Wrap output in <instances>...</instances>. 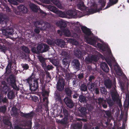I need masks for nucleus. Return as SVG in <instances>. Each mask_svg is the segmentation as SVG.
<instances>
[{"label": "nucleus", "mask_w": 129, "mask_h": 129, "mask_svg": "<svg viewBox=\"0 0 129 129\" xmlns=\"http://www.w3.org/2000/svg\"><path fill=\"white\" fill-rule=\"evenodd\" d=\"M35 75L34 73H33L27 79H26L27 82L30 85H32L31 87L32 91H35L38 87V79L33 80Z\"/></svg>", "instance_id": "nucleus-1"}, {"label": "nucleus", "mask_w": 129, "mask_h": 129, "mask_svg": "<svg viewBox=\"0 0 129 129\" xmlns=\"http://www.w3.org/2000/svg\"><path fill=\"white\" fill-rule=\"evenodd\" d=\"M34 25L36 28H39L41 30L47 29L50 27L49 23L47 22H44L42 21L35 22Z\"/></svg>", "instance_id": "nucleus-2"}, {"label": "nucleus", "mask_w": 129, "mask_h": 129, "mask_svg": "<svg viewBox=\"0 0 129 129\" xmlns=\"http://www.w3.org/2000/svg\"><path fill=\"white\" fill-rule=\"evenodd\" d=\"M39 53L46 52L49 49V46L46 44H41L37 47Z\"/></svg>", "instance_id": "nucleus-3"}, {"label": "nucleus", "mask_w": 129, "mask_h": 129, "mask_svg": "<svg viewBox=\"0 0 129 129\" xmlns=\"http://www.w3.org/2000/svg\"><path fill=\"white\" fill-rule=\"evenodd\" d=\"M64 86V80L62 78L59 79L56 87L57 90L59 91H62L63 89Z\"/></svg>", "instance_id": "nucleus-4"}, {"label": "nucleus", "mask_w": 129, "mask_h": 129, "mask_svg": "<svg viewBox=\"0 0 129 129\" xmlns=\"http://www.w3.org/2000/svg\"><path fill=\"white\" fill-rule=\"evenodd\" d=\"M98 59V56L93 55L90 56H88L86 57L85 59L86 62L88 63L90 62L97 61Z\"/></svg>", "instance_id": "nucleus-5"}, {"label": "nucleus", "mask_w": 129, "mask_h": 129, "mask_svg": "<svg viewBox=\"0 0 129 129\" xmlns=\"http://www.w3.org/2000/svg\"><path fill=\"white\" fill-rule=\"evenodd\" d=\"M0 31H2L3 35L8 37H9L10 35H12L14 32L13 29L11 28H8L6 29H2Z\"/></svg>", "instance_id": "nucleus-6"}, {"label": "nucleus", "mask_w": 129, "mask_h": 129, "mask_svg": "<svg viewBox=\"0 0 129 129\" xmlns=\"http://www.w3.org/2000/svg\"><path fill=\"white\" fill-rule=\"evenodd\" d=\"M64 101L67 106L70 108H71L74 105V104L72 100L70 98L67 97L64 99Z\"/></svg>", "instance_id": "nucleus-7"}, {"label": "nucleus", "mask_w": 129, "mask_h": 129, "mask_svg": "<svg viewBox=\"0 0 129 129\" xmlns=\"http://www.w3.org/2000/svg\"><path fill=\"white\" fill-rule=\"evenodd\" d=\"M74 55L78 58H80L82 55L86 54V53L84 51H82V52L80 51L78 48H75L74 51Z\"/></svg>", "instance_id": "nucleus-8"}, {"label": "nucleus", "mask_w": 129, "mask_h": 129, "mask_svg": "<svg viewBox=\"0 0 129 129\" xmlns=\"http://www.w3.org/2000/svg\"><path fill=\"white\" fill-rule=\"evenodd\" d=\"M7 81L9 84L11 85L12 86L13 85L14 86H16V79L15 76L13 75H11L7 79Z\"/></svg>", "instance_id": "nucleus-9"}, {"label": "nucleus", "mask_w": 129, "mask_h": 129, "mask_svg": "<svg viewBox=\"0 0 129 129\" xmlns=\"http://www.w3.org/2000/svg\"><path fill=\"white\" fill-rule=\"evenodd\" d=\"M85 38L87 42L90 44L95 46L96 43V39L94 37L90 38L88 37H87L85 36Z\"/></svg>", "instance_id": "nucleus-10"}, {"label": "nucleus", "mask_w": 129, "mask_h": 129, "mask_svg": "<svg viewBox=\"0 0 129 129\" xmlns=\"http://www.w3.org/2000/svg\"><path fill=\"white\" fill-rule=\"evenodd\" d=\"M59 123L61 124L60 129H65L67 125V119L64 118L60 120Z\"/></svg>", "instance_id": "nucleus-11"}, {"label": "nucleus", "mask_w": 129, "mask_h": 129, "mask_svg": "<svg viewBox=\"0 0 129 129\" xmlns=\"http://www.w3.org/2000/svg\"><path fill=\"white\" fill-rule=\"evenodd\" d=\"M66 14L67 15V17L68 15L71 18H75L77 15V13L76 12L71 10H69L67 11L66 12Z\"/></svg>", "instance_id": "nucleus-12"}, {"label": "nucleus", "mask_w": 129, "mask_h": 129, "mask_svg": "<svg viewBox=\"0 0 129 129\" xmlns=\"http://www.w3.org/2000/svg\"><path fill=\"white\" fill-rule=\"evenodd\" d=\"M55 44L62 48L65 45V43L64 41L61 39H57L55 40Z\"/></svg>", "instance_id": "nucleus-13"}, {"label": "nucleus", "mask_w": 129, "mask_h": 129, "mask_svg": "<svg viewBox=\"0 0 129 129\" xmlns=\"http://www.w3.org/2000/svg\"><path fill=\"white\" fill-rule=\"evenodd\" d=\"M98 103L99 105H102V106L104 108L107 107V105L105 100H104L103 98H100L98 99Z\"/></svg>", "instance_id": "nucleus-14"}, {"label": "nucleus", "mask_w": 129, "mask_h": 129, "mask_svg": "<svg viewBox=\"0 0 129 129\" xmlns=\"http://www.w3.org/2000/svg\"><path fill=\"white\" fill-rule=\"evenodd\" d=\"M9 20L8 18H6L4 15L0 14V23L2 24L6 23Z\"/></svg>", "instance_id": "nucleus-15"}, {"label": "nucleus", "mask_w": 129, "mask_h": 129, "mask_svg": "<svg viewBox=\"0 0 129 129\" xmlns=\"http://www.w3.org/2000/svg\"><path fill=\"white\" fill-rule=\"evenodd\" d=\"M101 67L102 70L105 72H108L109 70L107 64L105 62H103L101 64Z\"/></svg>", "instance_id": "nucleus-16"}, {"label": "nucleus", "mask_w": 129, "mask_h": 129, "mask_svg": "<svg viewBox=\"0 0 129 129\" xmlns=\"http://www.w3.org/2000/svg\"><path fill=\"white\" fill-rule=\"evenodd\" d=\"M114 68L117 74L120 76H121L122 73L118 65L117 64H116L114 66Z\"/></svg>", "instance_id": "nucleus-17"}, {"label": "nucleus", "mask_w": 129, "mask_h": 129, "mask_svg": "<svg viewBox=\"0 0 129 129\" xmlns=\"http://www.w3.org/2000/svg\"><path fill=\"white\" fill-rule=\"evenodd\" d=\"M129 106V98L128 100H126L124 102V109H123V112L124 113H127Z\"/></svg>", "instance_id": "nucleus-18"}, {"label": "nucleus", "mask_w": 129, "mask_h": 129, "mask_svg": "<svg viewBox=\"0 0 129 129\" xmlns=\"http://www.w3.org/2000/svg\"><path fill=\"white\" fill-rule=\"evenodd\" d=\"M104 85L107 88H110L112 87V83L111 80L107 79L105 80Z\"/></svg>", "instance_id": "nucleus-19"}, {"label": "nucleus", "mask_w": 129, "mask_h": 129, "mask_svg": "<svg viewBox=\"0 0 129 129\" xmlns=\"http://www.w3.org/2000/svg\"><path fill=\"white\" fill-rule=\"evenodd\" d=\"M18 9L20 11L22 12L23 13H26L28 11V9L23 5H20L18 7Z\"/></svg>", "instance_id": "nucleus-20"}, {"label": "nucleus", "mask_w": 129, "mask_h": 129, "mask_svg": "<svg viewBox=\"0 0 129 129\" xmlns=\"http://www.w3.org/2000/svg\"><path fill=\"white\" fill-rule=\"evenodd\" d=\"M72 65L74 66V67L76 69L79 68L80 66V63L79 62L78 60L77 59H74L72 61Z\"/></svg>", "instance_id": "nucleus-21"}, {"label": "nucleus", "mask_w": 129, "mask_h": 129, "mask_svg": "<svg viewBox=\"0 0 129 129\" xmlns=\"http://www.w3.org/2000/svg\"><path fill=\"white\" fill-rule=\"evenodd\" d=\"M81 28L83 32L86 35L89 36L91 34V32L90 29L86 27L82 26Z\"/></svg>", "instance_id": "nucleus-22"}, {"label": "nucleus", "mask_w": 129, "mask_h": 129, "mask_svg": "<svg viewBox=\"0 0 129 129\" xmlns=\"http://www.w3.org/2000/svg\"><path fill=\"white\" fill-rule=\"evenodd\" d=\"M57 25L60 26L61 27H65L67 26V24L65 21L61 20L57 21L56 23Z\"/></svg>", "instance_id": "nucleus-23"}, {"label": "nucleus", "mask_w": 129, "mask_h": 129, "mask_svg": "<svg viewBox=\"0 0 129 129\" xmlns=\"http://www.w3.org/2000/svg\"><path fill=\"white\" fill-rule=\"evenodd\" d=\"M56 14H57L58 16L62 18H67V15L66 13L64 12H62L58 10H57Z\"/></svg>", "instance_id": "nucleus-24"}, {"label": "nucleus", "mask_w": 129, "mask_h": 129, "mask_svg": "<svg viewBox=\"0 0 129 129\" xmlns=\"http://www.w3.org/2000/svg\"><path fill=\"white\" fill-rule=\"evenodd\" d=\"M82 126V122H77L73 126L74 129H81Z\"/></svg>", "instance_id": "nucleus-25"}, {"label": "nucleus", "mask_w": 129, "mask_h": 129, "mask_svg": "<svg viewBox=\"0 0 129 129\" xmlns=\"http://www.w3.org/2000/svg\"><path fill=\"white\" fill-rule=\"evenodd\" d=\"M46 7L50 11L56 13L58 9L55 7L51 5H47Z\"/></svg>", "instance_id": "nucleus-26"}, {"label": "nucleus", "mask_w": 129, "mask_h": 129, "mask_svg": "<svg viewBox=\"0 0 129 129\" xmlns=\"http://www.w3.org/2000/svg\"><path fill=\"white\" fill-rule=\"evenodd\" d=\"M62 31L64 33V35L67 37H69L71 36L70 31L68 29L63 28Z\"/></svg>", "instance_id": "nucleus-27"}, {"label": "nucleus", "mask_w": 129, "mask_h": 129, "mask_svg": "<svg viewBox=\"0 0 129 129\" xmlns=\"http://www.w3.org/2000/svg\"><path fill=\"white\" fill-rule=\"evenodd\" d=\"M7 95L9 99H13L15 97V92L12 91H10L8 92Z\"/></svg>", "instance_id": "nucleus-28"}, {"label": "nucleus", "mask_w": 129, "mask_h": 129, "mask_svg": "<svg viewBox=\"0 0 129 129\" xmlns=\"http://www.w3.org/2000/svg\"><path fill=\"white\" fill-rule=\"evenodd\" d=\"M80 90L82 92H88L87 87L85 84H82L80 87Z\"/></svg>", "instance_id": "nucleus-29"}, {"label": "nucleus", "mask_w": 129, "mask_h": 129, "mask_svg": "<svg viewBox=\"0 0 129 129\" xmlns=\"http://www.w3.org/2000/svg\"><path fill=\"white\" fill-rule=\"evenodd\" d=\"M79 101L81 103H85L87 101L86 97L83 95H80L79 98Z\"/></svg>", "instance_id": "nucleus-30"}, {"label": "nucleus", "mask_w": 129, "mask_h": 129, "mask_svg": "<svg viewBox=\"0 0 129 129\" xmlns=\"http://www.w3.org/2000/svg\"><path fill=\"white\" fill-rule=\"evenodd\" d=\"M29 6L31 10L34 12H37L38 10L37 6L33 4H30L29 5Z\"/></svg>", "instance_id": "nucleus-31"}, {"label": "nucleus", "mask_w": 129, "mask_h": 129, "mask_svg": "<svg viewBox=\"0 0 129 129\" xmlns=\"http://www.w3.org/2000/svg\"><path fill=\"white\" fill-rule=\"evenodd\" d=\"M58 8L61 9L62 8L60 3L58 0H50Z\"/></svg>", "instance_id": "nucleus-32"}, {"label": "nucleus", "mask_w": 129, "mask_h": 129, "mask_svg": "<svg viewBox=\"0 0 129 129\" xmlns=\"http://www.w3.org/2000/svg\"><path fill=\"white\" fill-rule=\"evenodd\" d=\"M118 1V0H110V2L108 4L105 9H107L113 5L115 4Z\"/></svg>", "instance_id": "nucleus-33"}, {"label": "nucleus", "mask_w": 129, "mask_h": 129, "mask_svg": "<svg viewBox=\"0 0 129 129\" xmlns=\"http://www.w3.org/2000/svg\"><path fill=\"white\" fill-rule=\"evenodd\" d=\"M61 55L63 58H69L70 56V55L67 52L65 51L62 52Z\"/></svg>", "instance_id": "nucleus-34"}, {"label": "nucleus", "mask_w": 129, "mask_h": 129, "mask_svg": "<svg viewBox=\"0 0 129 129\" xmlns=\"http://www.w3.org/2000/svg\"><path fill=\"white\" fill-rule=\"evenodd\" d=\"M65 92L66 94L69 96H70L72 93L71 90L69 88H66L65 89Z\"/></svg>", "instance_id": "nucleus-35"}, {"label": "nucleus", "mask_w": 129, "mask_h": 129, "mask_svg": "<svg viewBox=\"0 0 129 129\" xmlns=\"http://www.w3.org/2000/svg\"><path fill=\"white\" fill-rule=\"evenodd\" d=\"M128 113H125L124 116V118L123 120V124L122 126H124V127H125V124L126 122L128 117Z\"/></svg>", "instance_id": "nucleus-36"}, {"label": "nucleus", "mask_w": 129, "mask_h": 129, "mask_svg": "<svg viewBox=\"0 0 129 129\" xmlns=\"http://www.w3.org/2000/svg\"><path fill=\"white\" fill-rule=\"evenodd\" d=\"M4 123L8 126H10V127L12 126V123L10 121L7 119H4L3 121Z\"/></svg>", "instance_id": "nucleus-37"}, {"label": "nucleus", "mask_w": 129, "mask_h": 129, "mask_svg": "<svg viewBox=\"0 0 129 129\" xmlns=\"http://www.w3.org/2000/svg\"><path fill=\"white\" fill-rule=\"evenodd\" d=\"M55 40H51L49 39H47L46 40L47 43L48 44L51 45H53L55 44Z\"/></svg>", "instance_id": "nucleus-38"}, {"label": "nucleus", "mask_w": 129, "mask_h": 129, "mask_svg": "<svg viewBox=\"0 0 129 129\" xmlns=\"http://www.w3.org/2000/svg\"><path fill=\"white\" fill-rule=\"evenodd\" d=\"M94 83H91L90 84H88V88L89 90L90 91H92L94 90Z\"/></svg>", "instance_id": "nucleus-39"}, {"label": "nucleus", "mask_w": 129, "mask_h": 129, "mask_svg": "<svg viewBox=\"0 0 129 129\" xmlns=\"http://www.w3.org/2000/svg\"><path fill=\"white\" fill-rule=\"evenodd\" d=\"M31 124H28L27 125L28 128H24L20 127L18 125H17L15 126L14 129H31Z\"/></svg>", "instance_id": "nucleus-40"}, {"label": "nucleus", "mask_w": 129, "mask_h": 129, "mask_svg": "<svg viewBox=\"0 0 129 129\" xmlns=\"http://www.w3.org/2000/svg\"><path fill=\"white\" fill-rule=\"evenodd\" d=\"M21 50L27 53H29L30 52V50L29 48L25 46H22L21 47Z\"/></svg>", "instance_id": "nucleus-41"}, {"label": "nucleus", "mask_w": 129, "mask_h": 129, "mask_svg": "<svg viewBox=\"0 0 129 129\" xmlns=\"http://www.w3.org/2000/svg\"><path fill=\"white\" fill-rule=\"evenodd\" d=\"M12 111L13 113H22L19 109H18L15 107H14L12 108Z\"/></svg>", "instance_id": "nucleus-42"}, {"label": "nucleus", "mask_w": 129, "mask_h": 129, "mask_svg": "<svg viewBox=\"0 0 129 129\" xmlns=\"http://www.w3.org/2000/svg\"><path fill=\"white\" fill-rule=\"evenodd\" d=\"M43 101L44 102V106L47 108L48 107V101L47 97H44L43 99Z\"/></svg>", "instance_id": "nucleus-43"}, {"label": "nucleus", "mask_w": 129, "mask_h": 129, "mask_svg": "<svg viewBox=\"0 0 129 129\" xmlns=\"http://www.w3.org/2000/svg\"><path fill=\"white\" fill-rule=\"evenodd\" d=\"M84 12H87L89 14H92L94 13V11L92 9H89L88 8H86Z\"/></svg>", "instance_id": "nucleus-44"}, {"label": "nucleus", "mask_w": 129, "mask_h": 129, "mask_svg": "<svg viewBox=\"0 0 129 129\" xmlns=\"http://www.w3.org/2000/svg\"><path fill=\"white\" fill-rule=\"evenodd\" d=\"M87 114L90 116V113H76V115L79 116L80 117H81L83 118H87Z\"/></svg>", "instance_id": "nucleus-45"}, {"label": "nucleus", "mask_w": 129, "mask_h": 129, "mask_svg": "<svg viewBox=\"0 0 129 129\" xmlns=\"http://www.w3.org/2000/svg\"><path fill=\"white\" fill-rule=\"evenodd\" d=\"M78 110L79 112L81 113H85V112L87 113L86 111H87V110L85 108H79Z\"/></svg>", "instance_id": "nucleus-46"}, {"label": "nucleus", "mask_w": 129, "mask_h": 129, "mask_svg": "<svg viewBox=\"0 0 129 129\" xmlns=\"http://www.w3.org/2000/svg\"><path fill=\"white\" fill-rule=\"evenodd\" d=\"M37 57L41 63L45 62L46 60L45 58L41 56H37Z\"/></svg>", "instance_id": "nucleus-47"}, {"label": "nucleus", "mask_w": 129, "mask_h": 129, "mask_svg": "<svg viewBox=\"0 0 129 129\" xmlns=\"http://www.w3.org/2000/svg\"><path fill=\"white\" fill-rule=\"evenodd\" d=\"M7 50V47L5 46H2L0 44V50L2 52L5 53L6 51Z\"/></svg>", "instance_id": "nucleus-48"}, {"label": "nucleus", "mask_w": 129, "mask_h": 129, "mask_svg": "<svg viewBox=\"0 0 129 129\" xmlns=\"http://www.w3.org/2000/svg\"><path fill=\"white\" fill-rule=\"evenodd\" d=\"M51 62L55 66H57L59 65V62L56 60L53 59L52 60H51Z\"/></svg>", "instance_id": "nucleus-49"}, {"label": "nucleus", "mask_w": 129, "mask_h": 129, "mask_svg": "<svg viewBox=\"0 0 129 129\" xmlns=\"http://www.w3.org/2000/svg\"><path fill=\"white\" fill-rule=\"evenodd\" d=\"M24 96L25 98L27 99H32V97L31 96V94L28 93H24Z\"/></svg>", "instance_id": "nucleus-50"}, {"label": "nucleus", "mask_w": 129, "mask_h": 129, "mask_svg": "<svg viewBox=\"0 0 129 129\" xmlns=\"http://www.w3.org/2000/svg\"><path fill=\"white\" fill-rule=\"evenodd\" d=\"M1 43H2L4 44H5L6 45H10V44L9 42L6 41L5 39H2L0 41Z\"/></svg>", "instance_id": "nucleus-51"}, {"label": "nucleus", "mask_w": 129, "mask_h": 129, "mask_svg": "<svg viewBox=\"0 0 129 129\" xmlns=\"http://www.w3.org/2000/svg\"><path fill=\"white\" fill-rule=\"evenodd\" d=\"M106 115L109 117V118H107V120L108 122H110L111 121V120L112 118L111 117V114L113 113H105Z\"/></svg>", "instance_id": "nucleus-52"}, {"label": "nucleus", "mask_w": 129, "mask_h": 129, "mask_svg": "<svg viewBox=\"0 0 129 129\" xmlns=\"http://www.w3.org/2000/svg\"><path fill=\"white\" fill-rule=\"evenodd\" d=\"M91 126L88 123H85L84 125L83 129H90Z\"/></svg>", "instance_id": "nucleus-53"}, {"label": "nucleus", "mask_w": 129, "mask_h": 129, "mask_svg": "<svg viewBox=\"0 0 129 129\" xmlns=\"http://www.w3.org/2000/svg\"><path fill=\"white\" fill-rule=\"evenodd\" d=\"M6 110V108L5 106L0 107V112L5 113Z\"/></svg>", "instance_id": "nucleus-54"}, {"label": "nucleus", "mask_w": 129, "mask_h": 129, "mask_svg": "<svg viewBox=\"0 0 129 129\" xmlns=\"http://www.w3.org/2000/svg\"><path fill=\"white\" fill-rule=\"evenodd\" d=\"M69 58H64L62 59V63L65 66H66L68 64L67 59Z\"/></svg>", "instance_id": "nucleus-55"}, {"label": "nucleus", "mask_w": 129, "mask_h": 129, "mask_svg": "<svg viewBox=\"0 0 129 129\" xmlns=\"http://www.w3.org/2000/svg\"><path fill=\"white\" fill-rule=\"evenodd\" d=\"M84 3L82 2H80L78 4L77 6L79 9H81L82 7H84Z\"/></svg>", "instance_id": "nucleus-56"}, {"label": "nucleus", "mask_w": 129, "mask_h": 129, "mask_svg": "<svg viewBox=\"0 0 129 129\" xmlns=\"http://www.w3.org/2000/svg\"><path fill=\"white\" fill-rule=\"evenodd\" d=\"M31 51L33 53L39 54L37 50V49L35 47H33L32 48Z\"/></svg>", "instance_id": "nucleus-57"}, {"label": "nucleus", "mask_w": 129, "mask_h": 129, "mask_svg": "<svg viewBox=\"0 0 129 129\" xmlns=\"http://www.w3.org/2000/svg\"><path fill=\"white\" fill-rule=\"evenodd\" d=\"M100 90L101 92L103 94H105L106 92V90L104 87H101Z\"/></svg>", "instance_id": "nucleus-58"}, {"label": "nucleus", "mask_w": 129, "mask_h": 129, "mask_svg": "<svg viewBox=\"0 0 129 129\" xmlns=\"http://www.w3.org/2000/svg\"><path fill=\"white\" fill-rule=\"evenodd\" d=\"M8 2L13 4L15 5H17L18 4V3L14 1L13 0H8Z\"/></svg>", "instance_id": "nucleus-59"}, {"label": "nucleus", "mask_w": 129, "mask_h": 129, "mask_svg": "<svg viewBox=\"0 0 129 129\" xmlns=\"http://www.w3.org/2000/svg\"><path fill=\"white\" fill-rule=\"evenodd\" d=\"M107 102L110 106H112L113 105V103L112 101L110 99H109L107 100Z\"/></svg>", "instance_id": "nucleus-60"}, {"label": "nucleus", "mask_w": 129, "mask_h": 129, "mask_svg": "<svg viewBox=\"0 0 129 129\" xmlns=\"http://www.w3.org/2000/svg\"><path fill=\"white\" fill-rule=\"evenodd\" d=\"M53 68V67L52 66L48 65L46 67V70H52Z\"/></svg>", "instance_id": "nucleus-61"}, {"label": "nucleus", "mask_w": 129, "mask_h": 129, "mask_svg": "<svg viewBox=\"0 0 129 129\" xmlns=\"http://www.w3.org/2000/svg\"><path fill=\"white\" fill-rule=\"evenodd\" d=\"M21 65L23 68L25 70H27L29 68V66L27 64H22Z\"/></svg>", "instance_id": "nucleus-62"}, {"label": "nucleus", "mask_w": 129, "mask_h": 129, "mask_svg": "<svg viewBox=\"0 0 129 129\" xmlns=\"http://www.w3.org/2000/svg\"><path fill=\"white\" fill-rule=\"evenodd\" d=\"M95 79V77L93 75H91L89 77L88 81L90 82H91L92 81Z\"/></svg>", "instance_id": "nucleus-63"}, {"label": "nucleus", "mask_w": 129, "mask_h": 129, "mask_svg": "<svg viewBox=\"0 0 129 129\" xmlns=\"http://www.w3.org/2000/svg\"><path fill=\"white\" fill-rule=\"evenodd\" d=\"M99 2L101 3L102 7H103L105 6L106 4V2L105 1L100 0Z\"/></svg>", "instance_id": "nucleus-64"}]
</instances>
